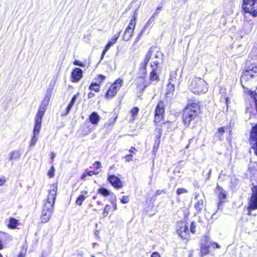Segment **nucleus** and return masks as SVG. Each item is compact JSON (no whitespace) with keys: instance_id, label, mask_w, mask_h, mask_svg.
<instances>
[{"instance_id":"59","label":"nucleus","mask_w":257,"mask_h":257,"mask_svg":"<svg viewBox=\"0 0 257 257\" xmlns=\"http://www.w3.org/2000/svg\"><path fill=\"white\" fill-rule=\"evenodd\" d=\"M188 257H192V253L190 252L189 253Z\"/></svg>"},{"instance_id":"29","label":"nucleus","mask_w":257,"mask_h":257,"mask_svg":"<svg viewBox=\"0 0 257 257\" xmlns=\"http://www.w3.org/2000/svg\"><path fill=\"white\" fill-rule=\"evenodd\" d=\"M98 193L101 194L104 196H107L110 194L109 191L107 189L104 188H99L98 190Z\"/></svg>"},{"instance_id":"54","label":"nucleus","mask_w":257,"mask_h":257,"mask_svg":"<svg viewBox=\"0 0 257 257\" xmlns=\"http://www.w3.org/2000/svg\"><path fill=\"white\" fill-rule=\"evenodd\" d=\"M94 96V94L92 92H89L88 94V97L89 98H92Z\"/></svg>"},{"instance_id":"56","label":"nucleus","mask_w":257,"mask_h":257,"mask_svg":"<svg viewBox=\"0 0 257 257\" xmlns=\"http://www.w3.org/2000/svg\"><path fill=\"white\" fill-rule=\"evenodd\" d=\"M18 257H25V253L23 252H21L18 255Z\"/></svg>"},{"instance_id":"60","label":"nucleus","mask_w":257,"mask_h":257,"mask_svg":"<svg viewBox=\"0 0 257 257\" xmlns=\"http://www.w3.org/2000/svg\"><path fill=\"white\" fill-rule=\"evenodd\" d=\"M157 15H158V12H155V13L153 14V16H157Z\"/></svg>"},{"instance_id":"36","label":"nucleus","mask_w":257,"mask_h":257,"mask_svg":"<svg viewBox=\"0 0 257 257\" xmlns=\"http://www.w3.org/2000/svg\"><path fill=\"white\" fill-rule=\"evenodd\" d=\"M155 131L156 138L158 139V140H159L162 133V128L160 127H157Z\"/></svg>"},{"instance_id":"37","label":"nucleus","mask_w":257,"mask_h":257,"mask_svg":"<svg viewBox=\"0 0 257 257\" xmlns=\"http://www.w3.org/2000/svg\"><path fill=\"white\" fill-rule=\"evenodd\" d=\"M98 174V172H97V173H95L94 172L92 171H89L87 173H84L82 175V177H81V178L82 179H85V177L88 175V176H92L93 175H97Z\"/></svg>"},{"instance_id":"10","label":"nucleus","mask_w":257,"mask_h":257,"mask_svg":"<svg viewBox=\"0 0 257 257\" xmlns=\"http://www.w3.org/2000/svg\"><path fill=\"white\" fill-rule=\"evenodd\" d=\"M252 195L249 202L248 209L254 210L257 209V185L252 187Z\"/></svg>"},{"instance_id":"17","label":"nucleus","mask_w":257,"mask_h":257,"mask_svg":"<svg viewBox=\"0 0 257 257\" xmlns=\"http://www.w3.org/2000/svg\"><path fill=\"white\" fill-rule=\"evenodd\" d=\"M82 77V71L80 68H75L71 73L73 82H78Z\"/></svg>"},{"instance_id":"39","label":"nucleus","mask_w":257,"mask_h":257,"mask_svg":"<svg viewBox=\"0 0 257 257\" xmlns=\"http://www.w3.org/2000/svg\"><path fill=\"white\" fill-rule=\"evenodd\" d=\"M51 92L49 90H48L46 92V94L43 100H46L49 102V100H50V97L51 96Z\"/></svg>"},{"instance_id":"58","label":"nucleus","mask_w":257,"mask_h":257,"mask_svg":"<svg viewBox=\"0 0 257 257\" xmlns=\"http://www.w3.org/2000/svg\"><path fill=\"white\" fill-rule=\"evenodd\" d=\"M113 208H114V210H116L117 209V206H116V204H114L113 205Z\"/></svg>"},{"instance_id":"53","label":"nucleus","mask_w":257,"mask_h":257,"mask_svg":"<svg viewBox=\"0 0 257 257\" xmlns=\"http://www.w3.org/2000/svg\"><path fill=\"white\" fill-rule=\"evenodd\" d=\"M143 31H142V32L141 33V34L139 35V36L137 37V38L136 39V41L134 42V45H135L139 41V38H140V37L141 36L142 32H143Z\"/></svg>"},{"instance_id":"55","label":"nucleus","mask_w":257,"mask_h":257,"mask_svg":"<svg viewBox=\"0 0 257 257\" xmlns=\"http://www.w3.org/2000/svg\"><path fill=\"white\" fill-rule=\"evenodd\" d=\"M218 131L219 133H224V128L223 127H220L219 129H218Z\"/></svg>"},{"instance_id":"51","label":"nucleus","mask_w":257,"mask_h":257,"mask_svg":"<svg viewBox=\"0 0 257 257\" xmlns=\"http://www.w3.org/2000/svg\"><path fill=\"white\" fill-rule=\"evenodd\" d=\"M51 159L52 160V161L53 162L54 160V159L55 157V154L54 152H52L50 155Z\"/></svg>"},{"instance_id":"5","label":"nucleus","mask_w":257,"mask_h":257,"mask_svg":"<svg viewBox=\"0 0 257 257\" xmlns=\"http://www.w3.org/2000/svg\"><path fill=\"white\" fill-rule=\"evenodd\" d=\"M242 9L245 13L253 17L257 16V0H243Z\"/></svg>"},{"instance_id":"42","label":"nucleus","mask_w":257,"mask_h":257,"mask_svg":"<svg viewBox=\"0 0 257 257\" xmlns=\"http://www.w3.org/2000/svg\"><path fill=\"white\" fill-rule=\"evenodd\" d=\"M121 203L126 204L129 202V197L128 196H123L121 199Z\"/></svg>"},{"instance_id":"21","label":"nucleus","mask_w":257,"mask_h":257,"mask_svg":"<svg viewBox=\"0 0 257 257\" xmlns=\"http://www.w3.org/2000/svg\"><path fill=\"white\" fill-rule=\"evenodd\" d=\"M48 104L49 102L43 100L41 105L39 106V110L37 114L44 116Z\"/></svg>"},{"instance_id":"64","label":"nucleus","mask_w":257,"mask_h":257,"mask_svg":"<svg viewBox=\"0 0 257 257\" xmlns=\"http://www.w3.org/2000/svg\"><path fill=\"white\" fill-rule=\"evenodd\" d=\"M158 123H156V125H157V127H159V125H160V124H159V125H158V124H157Z\"/></svg>"},{"instance_id":"31","label":"nucleus","mask_w":257,"mask_h":257,"mask_svg":"<svg viewBox=\"0 0 257 257\" xmlns=\"http://www.w3.org/2000/svg\"><path fill=\"white\" fill-rule=\"evenodd\" d=\"M139 109L137 107H134L131 111V113L132 115V118L131 119L134 120L137 115L138 112H139Z\"/></svg>"},{"instance_id":"8","label":"nucleus","mask_w":257,"mask_h":257,"mask_svg":"<svg viewBox=\"0 0 257 257\" xmlns=\"http://www.w3.org/2000/svg\"><path fill=\"white\" fill-rule=\"evenodd\" d=\"M249 142L254 154L257 156V124L252 127L249 137Z\"/></svg>"},{"instance_id":"27","label":"nucleus","mask_w":257,"mask_h":257,"mask_svg":"<svg viewBox=\"0 0 257 257\" xmlns=\"http://www.w3.org/2000/svg\"><path fill=\"white\" fill-rule=\"evenodd\" d=\"M86 198V197L85 195H80L76 199V204L78 205L81 206Z\"/></svg>"},{"instance_id":"14","label":"nucleus","mask_w":257,"mask_h":257,"mask_svg":"<svg viewBox=\"0 0 257 257\" xmlns=\"http://www.w3.org/2000/svg\"><path fill=\"white\" fill-rule=\"evenodd\" d=\"M43 115L36 114L35 118V126L34 127L33 134L39 135L41 128V123Z\"/></svg>"},{"instance_id":"13","label":"nucleus","mask_w":257,"mask_h":257,"mask_svg":"<svg viewBox=\"0 0 257 257\" xmlns=\"http://www.w3.org/2000/svg\"><path fill=\"white\" fill-rule=\"evenodd\" d=\"M135 28V27L134 26V25L132 23H130L124 32L123 35V40L127 41L132 38Z\"/></svg>"},{"instance_id":"33","label":"nucleus","mask_w":257,"mask_h":257,"mask_svg":"<svg viewBox=\"0 0 257 257\" xmlns=\"http://www.w3.org/2000/svg\"><path fill=\"white\" fill-rule=\"evenodd\" d=\"M137 15H138V11H137V10H136L134 12V14L132 16V18L130 22V23H132V24H133L134 26H135V27H136V20L137 17Z\"/></svg>"},{"instance_id":"62","label":"nucleus","mask_w":257,"mask_h":257,"mask_svg":"<svg viewBox=\"0 0 257 257\" xmlns=\"http://www.w3.org/2000/svg\"><path fill=\"white\" fill-rule=\"evenodd\" d=\"M222 202L221 201H220L219 202V203H218V206H220V205L222 203Z\"/></svg>"},{"instance_id":"44","label":"nucleus","mask_w":257,"mask_h":257,"mask_svg":"<svg viewBox=\"0 0 257 257\" xmlns=\"http://www.w3.org/2000/svg\"><path fill=\"white\" fill-rule=\"evenodd\" d=\"M73 64L75 65H78V66H79L81 67H83L84 66V65L83 63H82L81 62L78 61V60L74 61L73 62Z\"/></svg>"},{"instance_id":"63","label":"nucleus","mask_w":257,"mask_h":257,"mask_svg":"<svg viewBox=\"0 0 257 257\" xmlns=\"http://www.w3.org/2000/svg\"><path fill=\"white\" fill-rule=\"evenodd\" d=\"M211 173V170L210 169L209 172V174L210 175Z\"/></svg>"},{"instance_id":"48","label":"nucleus","mask_w":257,"mask_h":257,"mask_svg":"<svg viewBox=\"0 0 257 257\" xmlns=\"http://www.w3.org/2000/svg\"><path fill=\"white\" fill-rule=\"evenodd\" d=\"M137 149L135 147H132L131 149L129 150V152L133 154H136L137 152Z\"/></svg>"},{"instance_id":"38","label":"nucleus","mask_w":257,"mask_h":257,"mask_svg":"<svg viewBox=\"0 0 257 257\" xmlns=\"http://www.w3.org/2000/svg\"><path fill=\"white\" fill-rule=\"evenodd\" d=\"M55 168L54 166H52L48 172V175L50 178H52L54 176Z\"/></svg>"},{"instance_id":"25","label":"nucleus","mask_w":257,"mask_h":257,"mask_svg":"<svg viewBox=\"0 0 257 257\" xmlns=\"http://www.w3.org/2000/svg\"><path fill=\"white\" fill-rule=\"evenodd\" d=\"M76 98H77V95H74L73 96V97L72 98L71 101L70 102V103L68 105V106H67V108L66 109V112H65V113L63 114V115H66L67 114H68L69 112V111L71 110L72 107L73 106V105H74L75 102L76 101Z\"/></svg>"},{"instance_id":"12","label":"nucleus","mask_w":257,"mask_h":257,"mask_svg":"<svg viewBox=\"0 0 257 257\" xmlns=\"http://www.w3.org/2000/svg\"><path fill=\"white\" fill-rule=\"evenodd\" d=\"M174 79H176L175 77H173L172 75H170V77L169 79V82L167 85L166 96L167 97H171L175 90V85L174 84Z\"/></svg>"},{"instance_id":"6","label":"nucleus","mask_w":257,"mask_h":257,"mask_svg":"<svg viewBox=\"0 0 257 257\" xmlns=\"http://www.w3.org/2000/svg\"><path fill=\"white\" fill-rule=\"evenodd\" d=\"M122 83V79H117L107 91L105 97L106 98H109L114 96L121 87Z\"/></svg>"},{"instance_id":"4","label":"nucleus","mask_w":257,"mask_h":257,"mask_svg":"<svg viewBox=\"0 0 257 257\" xmlns=\"http://www.w3.org/2000/svg\"><path fill=\"white\" fill-rule=\"evenodd\" d=\"M160 62L159 61H154L151 63V67L152 70L149 75V82L144 81L143 82L144 87L143 90H144L150 84L156 83L159 81V72L160 71L159 68V65Z\"/></svg>"},{"instance_id":"35","label":"nucleus","mask_w":257,"mask_h":257,"mask_svg":"<svg viewBox=\"0 0 257 257\" xmlns=\"http://www.w3.org/2000/svg\"><path fill=\"white\" fill-rule=\"evenodd\" d=\"M154 20H155V17H154V16H152L150 18V19L149 20L148 22L146 23L145 26H144V29H145L146 28L152 26L154 23Z\"/></svg>"},{"instance_id":"49","label":"nucleus","mask_w":257,"mask_h":257,"mask_svg":"<svg viewBox=\"0 0 257 257\" xmlns=\"http://www.w3.org/2000/svg\"><path fill=\"white\" fill-rule=\"evenodd\" d=\"M190 231H191L192 233H195V226L194 225L193 222H192V223H191V228H190Z\"/></svg>"},{"instance_id":"20","label":"nucleus","mask_w":257,"mask_h":257,"mask_svg":"<svg viewBox=\"0 0 257 257\" xmlns=\"http://www.w3.org/2000/svg\"><path fill=\"white\" fill-rule=\"evenodd\" d=\"M13 237L7 232L0 231V239L3 243H8L11 241Z\"/></svg>"},{"instance_id":"3","label":"nucleus","mask_w":257,"mask_h":257,"mask_svg":"<svg viewBox=\"0 0 257 257\" xmlns=\"http://www.w3.org/2000/svg\"><path fill=\"white\" fill-rule=\"evenodd\" d=\"M189 89L194 93H204L207 92L208 86L204 80L199 77H196L191 80L189 85Z\"/></svg>"},{"instance_id":"43","label":"nucleus","mask_w":257,"mask_h":257,"mask_svg":"<svg viewBox=\"0 0 257 257\" xmlns=\"http://www.w3.org/2000/svg\"><path fill=\"white\" fill-rule=\"evenodd\" d=\"M160 143V141L159 140H156L155 141V145L154 146V148H153V151L155 152V151H156L158 147H159V144Z\"/></svg>"},{"instance_id":"28","label":"nucleus","mask_w":257,"mask_h":257,"mask_svg":"<svg viewBox=\"0 0 257 257\" xmlns=\"http://www.w3.org/2000/svg\"><path fill=\"white\" fill-rule=\"evenodd\" d=\"M209 246L205 244H203L201 247V253L202 255H206L209 253Z\"/></svg>"},{"instance_id":"24","label":"nucleus","mask_w":257,"mask_h":257,"mask_svg":"<svg viewBox=\"0 0 257 257\" xmlns=\"http://www.w3.org/2000/svg\"><path fill=\"white\" fill-rule=\"evenodd\" d=\"M146 66L147 65H145L143 63L141 64V66L140 68L141 74L137 79L138 81H141L142 80H144L145 78L146 77L147 74Z\"/></svg>"},{"instance_id":"47","label":"nucleus","mask_w":257,"mask_h":257,"mask_svg":"<svg viewBox=\"0 0 257 257\" xmlns=\"http://www.w3.org/2000/svg\"><path fill=\"white\" fill-rule=\"evenodd\" d=\"M151 257H160V255L158 252H154L151 254Z\"/></svg>"},{"instance_id":"7","label":"nucleus","mask_w":257,"mask_h":257,"mask_svg":"<svg viewBox=\"0 0 257 257\" xmlns=\"http://www.w3.org/2000/svg\"><path fill=\"white\" fill-rule=\"evenodd\" d=\"M165 104L164 102L161 101L158 103L156 109L155 113V123H160L163 119V115L165 112Z\"/></svg>"},{"instance_id":"30","label":"nucleus","mask_w":257,"mask_h":257,"mask_svg":"<svg viewBox=\"0 0 257 257\" xmlns=\"http://www.w3.org/2000/svg\"><path fill=\"white\" fill-rule=\"evenodd\" d=\"M39 138V135L36 134H33V137L31 139L30 147L34 146L36 145V142Z\"/></svg>"},{"instance_id":"15","label":"nucleus","mask_w":257,"mask_h":257,"mask_svg":"<svg viewBox=\"0 0 257 257\" xmlns=\"http://www.w3.org/2000/svg\"><path fill=\"white\" fill-rule=\"evenodd\" d=\"M119 33H118V34L114 35L111 38L110 40L109 41L107 45L105 46L104 49L102 51L101 59L103 58L106 52L109 49L110 47L116 42L118 38L119 37Z\"/></svg>"},{"instance_id":"50","label":"nucleus","mask_w":257,"mask_h":257,"mask_svg":"<svg viewBox=\"0 0 257 257\" xmlns=\"http://www.w3.org/2000/svg\"><path fill=\"white\" fill-rule=\"evenodd\" d=\"M98 77V78L100 79L101 81H103L105 79V76L101 74H99Z\"/></svg>"},{"instance_id":"46","label":"nucleus","mask_w":257,"mask_h":257,"mask_svg":"<svg viewBox=\"0 0 257 257\" xmlns=\"http://www.w3.org/2000/svg\"><path fill=\"white\" fill-rule=\"evenodd\" d=\"M93 165L97 169H98V168H100L101 167V164L100 163V162H99L98 161L95 162L94 163Z\"/></svg>"},{"instance_id":"18","label":"nucleus","mask_w":257,"mask_h":257,"mask_svg":"<svg viewBox=\"0 0 257 257\" xmlns=\"http://www.w3.org/2000/svg\"><path fill=\"white\" fill-rule=\"evenodd\" d=\"M198 196H195V199H197V202L195 204L194 208L196 211L198 213L201 211L204 207V198L201 197L198 199Z\"/></svg>"},{"instance_id":"57","label":"nucleus","mask_w":257,"mask_h":257,"mask_svg":"<svg viewBox=\"0 0 257 257\" xmlns=\"http://www.w3.org/2000/svg\"><path fill=\"white\" fill-rule=\"evenodd\" d=\"M5 182H6L5 180L0 178V186H2Z\"/></svg>"},{"instance_id":"32","label":"nucleus","mask_w":257,"mask_h":257,"mask_svg":"<svg viewBox=\"0 0 257 257\" xmlns=\"http://www.w3.org/2000/svg\"><path fill=\"white\" fill-rule=\"evenodd\" d=\"M89 89L95 92H98L99 91V86L97 83H93L90 85Z\"/></svg>"},{"instance_id":"61","label":"nucleus","mask_w":257,"mask_h":257,"mask_svg":"<svg viewBox=\"0 0 257 257\" xmlns=\"http://www.w3.org/2000/svg\"><path fill=\"white\" fill-rule=\"evenodd\" d=\"M161 7H158V8H157L156 11H159V10H161Z\"/></svg>"},{"instance_id":"19","label":"nucleus","mask_w":257,"mask_h":257,"mask_svg":"<svg viewBox=\"0 0 257 257\" xmlns=\"http://www.w3.org/2000/svg\"><path fill=\"white\" fill-rule=\"evenodd\" d=\"M9 160L11 161L14 160H18L21 156V151L20 150H14L9 153Z\"/></svg>"},{"instance_id":"52","label":"nucleus","mask_w":257,"mask_h":257,"mask_svg":"<svg viewBox=\"0 0 257 257\" xmlns=\"http://www.w3.org/2000/svg\"><path fill=\"white\" fill-rule=\"evenodd\" d=\"M212 245L214 247H215L216 248H220V246L216 242H214L213 244H212Z\"/></svg>"},{"instance_id":"16","label":"nucleus","mask_w":257,"mask_h":257,"mask_svg":"<svg viewBox=\"0 0 257 257\" xmlns=\"http://www.w3.org/2000/svg\"><path fill=\"white\" fill-rule=\"evenodd\" d=\"M108 180L115 188H120L122 187L121 182L120 179L114 175H110L108 177Z\"/></svg>"},{"instance_id":"40","label":"nucleus","mask_w":257,"mask_h":257,"mask_svg":"<svg viewBox=\"0 0 257 257\" xmlns=\"http://www.w3.org/2000/svg\"><path fill=\"white\" fill-rule=\"evenodd\" d=\"M187 190L185 189V188H178L177 190V194L178 195H180V194H183V193H187Z\"/></svg>"},{"instance_id":"9","label":"nucleus","mask_w":257,"mask_h":257,"mask_svg":"<svg viewBox=\"0 0 257 257\" xmlns=\"http://www.w3.org/2000/svg\"><path fill=\"white\" fill-rule=\"evenodd\" d=\"M153 53H155V58H156L162 59L163 56V54L161 51L156 50L155 48L151 47L146 55L144 61L143 63L144 65H147Z\"/></svg>"},{"instance_id":"34","label":"nucleus","mask_w":257,"mask_h":257,"mask_svg":"<svg viewBox=\"0 0 257 257\" xmlns=\"http://www.w3.org/2000/svg\"><path fill=\"white\" fill-rule=\"evenodd\" d=\"M137 15H138V11H137V10H136L134 12V14L132 16V18L130 22V23H132V24H133L134 26H135V27H136V20L137 17Z\"/></svg>"},{"instance_id":"45","label":"nucleus","mask_w":257,"mask_h":257,"mask_svg":"<svg viewBox=\"0 0 257 257\" xmlns=\"http://www.w3.org/2000/svg\"><path fill=\"white\" fill-rule=\"evenodd\" d=\"M133 156L131 154L127 155L125 156V161L126 162H130L132 161Z\"/></svg>"},{"instance_id":"26","label":"nucleus","mask_w":257,"mask_h":257,"mask_svg":"<svg viewBox=\"0 0 257 257\" xmlns=\"http://www.w3.org/2000/svg\"><path fill=\"white\" fill-rule=\"evenodd\" d=\"M217 191L219 192L218 194V198L220 200L224 199L226 198V194L225 191L223 190V188L218 186L216 188Z\"/></svg>"},{"instance_id":"1","label":"nucleus","mask_w":257,"mask_h":257,"mask_svg":"<svg viewBox=\"0 0 257 257\" xmlns=\"http://www.w3.org/2000/svg\"><path fill=\"white\" fill-rule=\"evenodd\" d=\"M57 189L58 187L56 184H53L50 186L47 199L44 201V206L41 216L42 223L48 222L53 214Z\"/></svg>"},{"instance_id":"2","label":"nucleus","mask_w":257,"mask_h":257,"mask_svg":"<svg viewBox=\"0 0 257 257\" xmlns=\"http://www.w3.org/2000/svg\"><path fill=\"white\" fill-rule=\"evenodd\" d=\"M199 110V105L195 103L187 105L184 109L182 116L183 122L186 126H189L191 121L196 117Z\"/></svg>"},{"instance_id":"22","label":"nucleus","mask_w":257,"mask_h":257,"mask_svg":"<svg viewBox=\"0 0 257 257\" xmlns=\"http://www.w3.org/2000/svg\"><path fill=\"white\" fill-rule=\"evenodd\" d=\"M19 220L14 217H11L9 219V223L7 224V226L9 228L12 229H15L17 228Z\"/></svg>"},{"instance_id":"11","label":"nucleus","mask_w":257,"mask_h":257,"mask_svg":"<svg viewBox=\"0 0 257 257\" xmlns=\"http://www.w3.org/2000/svg\"><path fill=\"white\" fill-rule=\"evenodd\" d=\"M179 228L177 229L178 234L183 239H187L188 236L189 229L184 223H181Z\"/></svg>"},{"instance_id":"23","label":"nucleus","mask_w":257,"mask_h":257,"mask_svg":"<svg viewBox=\"0 0 257 257\" xmlns=\"http://www.w3.org/2000/svg\"><path fill=\"white\" fill-rule=\"evenodd\" d=\"M100 116L96 112H93L89 116V120L93 124H96L100 120Z\"/></svg>"},{"instance_id":"41","label":"nucleus","mask_w":257,"mask_h":257,"mask_svg":"<svg viewBox=\"0 0 257 257\" xmlns=\"http://www.w3.org/2000/svg\"><path fill=\"white\" fill-rule=\"evenodd\" d=\"M111 207L109 205H106L103 210V215L105 216L108 213Z\"/></svg>"}]
</instances>
